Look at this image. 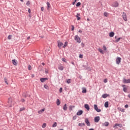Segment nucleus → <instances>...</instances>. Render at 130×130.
Segmentation results:
<instances>
[{
    "mask_svg": "<svg viewBox=\"0 0 130 130\" xmlns=\"http://www.w3.org/2000/svg\"><path fill=\"white\" fill-rule=\"evenodd\" d=\"M109 36L110 37H113L114 36V32H110Z\"/></svg>",
    "mask_w": 130,
    "mask_h": 130,
    "instance_id": "obj_24",
    "label": "nucleus"
},
{
    "mask_svg": "<svg viewBox=\"0 0 130 130\" xmlns=\"http://www.w3.org/2000/svg\"><path fill=\"white\" fill-rule=\"evenodd\" d=\"M12 99H9L8 100V106L9 107H12L13 106V104L12 103Z\"/></svg>",
    "mask_w": 130,
    "mask_h": 130,
    "instance_id": "obj_5",
    "label": "nucleus"
},
{
    "mask_svg": "<svg viewBox=\"0 0 130 130\" xmlns=\"http://www.w3.org/2000/svg\"><path fill=\"white\" fill-rule=\"evenodd\" d=\"M44 111H45V109H41L40 111H39L38 113L39 114H41V113H43V112H44Z\"/></svg>",
    "mask_w": 130,
    "mask_h": 130,
    "instance_id": "obj_19",
    "label": "nucleus"
},
{
    "mask_svg": "<svg viewBox=\"0 0 130 130\" xmlns=\"http://www.w3.org/2000/svg\"><path fill=\"white\" fill-rule=\"evenodd\" d=\"M58 70H59V71H63V66H58Z\"/></svg>",
    "mask_w": 130,
    "mask_h": 130,
    "instance_id": "obj_22",
    "label": "nucleus"
},
{
    "mask_svg": "<svg viewBox=\"0 0 130 130\" xmlns=\"http://www.w3.org/2000/svg\"><path fill=\"white\" fill-rule=\"evenodd\" d=\"M123 83H125L126 84H129L130 83V79H124L123 80Z\"/></svg>",
    "mask_w": 130,
    "mask_h": 130,
    "instance_id": "obj_12",
    "label": "nucleus"
},
{
    "mask_svg": "<svg viewBox=\"0 0 130 130\" xmlns=\"http://www.w3.org/2000/svg\"><path fill=\"white\" fill-rule=\"evenodd\" d=\"M57 46L58 47H59V48H61V46H62V45H63V43H62V42L59 41H57Z\"/></svg>",
    "mask_w": 130,
    "mask_h": 130,
    "instance_id": "obj_4",
    "label": "nucleus"
},
{
    "mask_svg": "<svg viewBox=\"0 0 130 130\" xmlns=\"http://www.w3.org/2000/svg\"><path fill=\"white\" fill-rule=\"evenodd\" d=\"M23 96L24 97H25V98L28 97V95H26L25 93H23Z\"/></svg>",
    "mask_w": 130,
    "mask_h": 130,
    "instance_id": "obj_43",
    "label": "nucleus"
},
{
    "mask_svg": "<svg viewBox=\"0 0 130 130\" xmlns=\"http://www.w3.org/2000/svg\"><path fill=\"white\" fill-rule=\"evenodd\" d=\"M128 98H130V94L128 95Z\"/></svg>",
    "mask_w": 130,
    "mask_h": 130,
    "instance_id": "obj_63",
    "label": "nucleus"
},
{
    "mask_svg": "<svg viewBox=\"0 0 130 130\" xmlns=\"http://www.w3.org/2000/svg\"><path fill=\"white\" fill-rule=\"evenodd\" d=\"M124 107H125V108H128V105H125L124 106Z\"/></svg>",
    "mask_w": 130,
    "mask_h": 130,
    "instance_id": "obj_55",
    "label": "nucleus"
},
{
    "mask_svg": "<svg viewBox=\"0 0 130 130\" xmlns=\"http://www.w3.org/2000/svg\"><path fill=\"white\" fill-rule=\"evenodd\" d=\"M34 77H35L34 74H31V78H34Z\"/></svg>",
    "mask_w": 130,
    "mask_h": 130,
    "instance_id": "obj_59",
    "label": "nucleus"
},
{
    "mask_svg": "<svg viewBox=\"0 0 130 130\" xmlns=\"http://www.w3.org/2000/svg\"><path fill=\"white\" fill-rule=\"evenodd\" d=\"M77 0H74V2H73L72 5H75L76 4V2H77Z\"/></svg>",
    "mask_w": 130,
    "mask_h": 130,
    "instance_id": "obj_50",
    "label": "nucleus"
},
{
    "mask_svg": "<svg viewBox=\"0 0 130 130\" xmlns=\"http://www.w3.org/2000/svg\"><path fill=\"white\" fill-rule=\"evenodd\" d=\"M102 124H103V126H108V125H109V122H105Z\"/></svg>",
    "mask_w": 130,
    "mask_h": 130,
    "instance_id": "obj_16",
    "label": "nucleus"
},
{
    "mask_svg": "<svg viewBox=\"0 0 130 130\" xmlns=\"http://www.w3.org/2000/svg\"><path fill=\"white\" fill-rule=\"evenodd\" d=\"M71 63L72 64H73V66H75V63L74 62H71Z\"/></svg>",
    "mask_w": 130,
    "mask_h": 130,
    "instance_id": "obj_60",
    "label": "nucleus"
},
{
    "mask_svg": "<svg viewBox=\"0 0 130 130\" xmlns=\"http://www.w3.org/2000/svg\"><path fill=\"white\" fill-rule=\"evenodd\" d=\"M45 72L46 73V74H48V70L47 69H46Z\"/></svg>",
    "mask_w": 130,
    "mask_h": 130,
    "instance_id": "obj_51",
    "label": "nucleus"
},
{
    "mask_svg": "<svg viewBox=\"0 0 130 130\" xmlns=\"http://www.w3.org/2000/svg\"><path fill=\"white\" fill-rule=\"evenodd\" d=\"M87 21H90V19L89 18H87Z\"/></svg>",
    "mask_w": 130,
    "mask_h": 130,
    "instance_id": "obj_64",
    "label": "nucleus"
},
{
    "mask_svg": "<svg viewBox=\"0 0 130 130\" xmlns=\"http://www.w3.org/2000/svg\"><path fill=\"white\" fill-rule=\"evenodd\" d=\"M105 107H106V108H108V102H106L105 103Z\"/></svg>",
    "mask_w": 130,
    "mask_h": 130,
    "instance_id": "obj_26",
    "label": "nucleus"
},
{
    "mask_svg": "<svg viewBox=\"0 0 130 130\" xmlns=\"http://www.w3.org/2000/svg\"><path fill=\"white\" fill-rule=\"evenodd\" d=\"M28 70L29 71H31V70H32V67L31 65H28Z\"/></svg>",
    "mask_w": 130,
    "mask_h": 130,
    "instance_id": "obj_38",
    "label": "nucleus"
},
{
    "mask_svg": "<svg viewBox=\"0 0 130 130\" xmlns=\"http://www.w3.org/2000/svg\"><path fill=\"white\" fill-rule=\"evenodd\" d=\"M75 40L78 42V43H81V38H80V37L79 36L76 35L75 36Z\"/></svg>",
    "mask_w": 130,
    "mask_h": 130,
    "instance_id": "obj_1",
    "label": "nucleus"
},
{
    "mask_svg": "<svg viewBox=\"0 0 130 130\" xmlns=\"http://www.w3.org/2000/svg\"><path fill=\"white\" fill-rule=\"evenodd\" d=\"M29 5H30V1H27V2H26V5H27V6H29Z\"/></svg>",
    "mask_w": 130,
    "mask_h": 130,
    "instance_id": "obj_47",
    "label": "nucleus"
},
{
    "mask_svg": "<svg viewBox=\"0 0 130 130\" xmlns=\"http://www.w3.org/2000/svg\"><path fill=\"white\" fill-rule=\"evenodd\" d=\"M62 61H64V62H67L66 59L64 58H62Z\"/></svg>",
    "mask_w": 130,
    "mask_h": 130,
    "instance_id": "obj_44",
    "label": "nucleus"
},
{
    "mask_svg": "<svg viewBox=\"0 0 130 130\" xmlns=\"http://www.w3.org/2000/svg\"><path fill=\"white\" fill-rule=\"evenodd\" d=\"M116 126H119V127H122V124L116 123V124H115L113 126V127H114V128L117 127Z\"/></svg>",
    "mask_w": 130,
    "mask_h": 130,
    "instance_id": "obj_11",
    "label": "nucleus"
},
{
    "mask_svg": "<svg viewBox=\"0 0 130 130\" xmlns=\"http://www.w3.org/2000/svg\"><path fill=\"white\" fill-rule=\"evenodd\" d=\"M56 125H57V123H56V122H55L52 125V127H56Z\"/></svg>",
    "mask_w": 130,
    "mask_h": 130,
    "instance_id": "obj_29",
    "label": "nucleus"
},
{
    "mask_svg": "<svg viewBox=\"0 0 130 130\" xmlns=\"http://www.w3.org/2000/svg\"><path fill=\"white\" fill-rule=\"evenodd\" d=\"M85 123H86L87 126H90V125H91V123L89 121V120L88 119V118L85 119Z\"/></svg>",
    "mask_w": 130,
    "mask_h": 130,
    "instance_id": "obj_6",
    "label": "nucleus"
},
{
    "mask_svg": "<svg viewBox=\"0 0 130 130\" xmlns=\"http://www.w3.org/2000/svg\"><path fill=\"white\" fill-rule=\"evenodd\" d=\"M42 66H45V63L44 62L42 63Z\"/></svg>",
    "mask_w": 130,
    "mask_h": 130,
    "instance_id": "obj_61",
    "label": "nucleus"
},
{
    "mask_svg": "<svg viewBox=\"0 0 130 130\" xmlns=\"http://www.w3.org/2000/svg\"><path fill=\"white\" fill-rule=\"evenodd\" d=\"M108 15V13L107 12H104V16H105V17H107Z\"/></svg>",
    "mask_w": 130,
    "mask_h": 130,
    "instance_id": "obj_37",
    "label": "nucleus"
},
{
    "mask_svg": "<svg viewBox=\"0 0 130 130\" xmlns=\"http://www.w3.org/2000/svg\"><path fill=\"white\" fill-rule=\"evenodd\" d=\"M41 11L43 12L44 11V7H41Z\"/></svg>",
    "mask_w": 130,
    "mask_h": 130,
    "instance_id": "obj_56",
    "label": "nucleus"
},
{
    "mask_svg": "<svg viewBox=\"0 0 130 130\" xmlns=\"http://www.w3.org/2000/svg\"><path fill=\"white\" fill-rule=\"evenodd\" d=\"M72 31H74L75 30V27L74 25H72V28H71Z\"/></svg>",
    "mask_w": 130,
    "mask_h": 130,
    "instance_id": "obj_42",
    "label": "nucleus"
},
{
    "mask_svg": "<svg viewBox=\"0 0 130 130\" xmlns=\"http://www.w3.org/2000/svg\"><path fill=\"white\" fill-rule=\"evenodd\" d=\"M118 6H119V4H118V3H117V2H115L112 4V7H114V8H117Z\"/></svg>",
    "mask_w": 130,
    "mask_h": 130,
    "instance_id": "obj_9",
    "label": "nucleus"
},
{
    "mask_svg": "<svg viewBox=\"0 0 130 130\" xmlns=\"http://www.w3.org/2000/svg\"><path fill=\"white\" fill-rule=\"evenodd\" d=\"M67 83V84H71V79H68Z\"/></svg>",
    "mask_w": 130,
    "mask_h": 130,
    "instance_id": "obj_40",
    "label": "nucleus"
},
{
    "mask_svg": "<svg viewBox=\"0 0 130 130\" xmlns=\"http://www.w3.org/2000/svg\"><path fill=\"white\" fill-rule=\"evenodd\" d=\"M79 58H83V55L80 54V55H79Z\"/></svg>",
    "mask_w": 130,
    "mask_h": 130,
    "instance_id": "obj_48",
    "label": "nucleus"
},
{
    "mask_svg": "<svg viewBox=\"0 0 130 130\" xmlns=\"http://www.w3.org/2000/svg\"><path fill=\"white\" fill-rule=\"evenodd\" d=\"M56 104H57V106H58L59 105H60V101H59V99H57Z\"/></svg>",
    "mask_w": 130,
    "mask_h": 130,
    "instance_id": "obj_25",
    "label": "nucleus"
},
{
    "mask_svg": "<svg viewBox=\"0 0 130 130\" xmlns=\"http://www.w3.org/2000/svg\"><path fill=\"white\" fill-rule=\"evenodd\" d=\"M47 80H48V78H42L40 79V81L42 83H44V82Z\"/></svg>",
    "mask_w": 130,
    "mask_h": 130,
    "instance_id": "obj_10",
    "label": "nucleus"
},
{
    "mask_svg": "<svg viewBox=\"0 0 130 130\" xmlns=\"http://www.w3.org/2000/svg\"><path fill=\"white\" fill-rule=\"evenodd\" d=\"M28 12L29 14L31 13V9H30V8L28 9Z\"/></svg>",
    "mask_w": 130,
    "mask_h": 130,
    "instance_id": "obj_54",
    "label": "nucleus"
},
{
    "mask_svg": "<svg viewBox=\"0 0 130 130\" xmlns=\"http://www.w3.org/2000/svg\"><path fill=\"white\" fill-rule=\"evenodd\" d=\"M102 98H107V94H104L102 96Z\"/></svg>",
    "mask_w": 130,
    "mask_h": 130,
    "instance_id": "obj_28",
    "label": "nucleus"
},
{
    "mask_svg": "<svg viewBox=\"0 0 130 130\" xmlns=\"http://www.w3.org/2000/svg\"><path fill=\"white\" fill-rule=\"evenodd\" d=\"M60 93H61L62 92V88H60L59 90Z\"/></svg>",
    "mask_w": 130,
    "mask_h": 130,
    "instance_id": "obj_46",
    "label": "nucleus"
},
{
    "mask_svg": "<svg viewBox=\"0 0 130 130\" xmlns=\"http://www.w3.org/2000/svg\"><path fill=\"white\" fill-rule=\"evenodd\" d=\"M73 119H74V120L77 119V116H74L73 117Z\"/></svg>",
    "mask_w": 130,
    "mask_h": 130,
    "instance_id": "obj_52",
    "label": "nucleus"
},
{
    "mask_svg": "<svg viewBox=\"0 0 130 130\" xmlns=\"http://www.w3.org/2000/svg\"><path fill=\"white\" fill-rule=\"evenodd\" d=\"M99 120H100V116H96L94 117V122H99Z\"/></svg>",
    "mask_w": 130,
    "mask_h": 130,
    "instance_id": "obj_8",
    "label": "nucleus"
},
{
    "mask_svg": "<svg viewBox=\"0 0 130 130\" xmlns=\"http://www.w3.org/2000/svg\"><path fill=\"white\" fill-rule=\"evenodd\" d=\"M81 16V15L80 14V13H77V15L76 16L77 21H80V20H81V17H80V16Z\"/></svg>",
    "mask_w": 130,
    "mask_h": 130,
    "instance_id": "obj_13",
    "label": "nucleus"
},
{
    "mask_svg": "<svg viewBox=\"0 0 130 130\" xmlns=\"http://www.w3.org/2000/svg\"><path fill=\"white\" fill-rule=\"evenodd\" d=\"M103 48L104 49V50H107V48H106V46H103Z\"/></svg>",
    "mask_w": 130,
    "mask_h": 130,
    "instance_id": "obj_41",
    "label": "nucleus"
},
{
    "mask_svg": "<svg viewBox=\"0 0 130 130\" xmlns=\"http://www.w3.org/2000/svg\"><path fill=\"white\" fill-rule=\"evenodd\" d=\"M30 39V37H28L27 38V40H29Z\"/></svg>",
    "mask_w": 130,
    "mask_h": 130,
    "instance_id": "obj_62",
    "label": "nucleus"
},
{
    "mask_svg": "<svg viewBox=\"0 0 130 130\" xmlns=\"http://www.w3.org/2000/svg\"><path fill=\"white\" fill-rule=\"evenodd\" d=\"M78 32H79V33H82L83 31H82V30L80 29V30L78 31Z\"/></svg>",
    "mask_w": 130,
    "mask_h": 130,
    "instance_id": "obj_57",
    "label": "nucleus"
},
{
    "mask_svg": "<svg viewBox=\"0 0 130 130\" xmlns=\"http://www.w3.org/2000/svg\"><path fill=\"white\" fill-rule=\"evenodd\" d=\"M21 102H25V99H22L21 100Z\"/></svg>",
    "mask_w": 130,
    "mask_h": 130,
    "instance_id": "obj_53",
    "label": "nucleus"
},
{
    "mask_svg": "<svg viewBox=\"0 0 130 130\" xmlns=\"http://www.w3.org/2000/svg\"><path fill=\"white\" fill-rule=\"evenodd\" d=\"M23 110H25L24 107H22V108H20L19 110V111L21 112L23 111Z\"/></svg>",
    "mask_w": 130,
    "mask_h": 130,
    "instance_id": "obj_32",
    "label": "nucleus"
},
{
    "mask_svg": "<svg viewBox=\"0 0 130 130\" xmlns=\"http://www.w3.org/2000/svg\"><path fill=\"white\" fill-rule=\"evenodd\" d=\"M121 61V58L117 57L116 59V63L117 64H119Z\"/></svg>",
    "mask_w": 130,
    "mask_h": 130,
    "instance_id": "obj_2",
    "label": "nucleus"
},
{
    "mask_svg": "<svg viewBox=\"0 0 130 130\" xmlns=\"http://www.w3.org/2000/svg\"><path fill=\"white\" fill-rule=\"evenodd\" d=\"M43 128H45V127H46V123H44L42 125Z\"/></svg>",
    "mask_w": 130,
    "mask_h": 130,
    "instance_id": "obj_33",
    "label": "nucleus"
},
{
    "mask_svg": "<svg viewBox=\"0 0 130 130\" xmlns=\"http://www.w3.org/2000/svg\"><path fill=\"white\" fill-rule=\"evenodd\" d=\"M67 46H68V42H66L64 43V44L63 46V48H66V47H67Z\"/></svg>",
    "mask_w": 130,
    "mask_h": 130,
    "instance_id": "obj_27",
    "label": "nucleus"
},
{
    "mask_svg": "<svg viewBox=\"0 0 130 130\" xmlns=\"http://www.w3.org/2000/svg\"><path fill=\"white\" fill-rule=\"evenodd\" d=\"M81 3L80 2H78L76 4V7H80Z\"/></svg>",
    "mask_w": 130,
    "mask_h": 130,
    "instance_id": "obj_39",
    "label": "nucleus"
},
{
    "mask_svg": "<svg viewBox=\"0 0 130 130\" xmlns=\"http://www.w3.org/2000/svg\"><path fill=\"white\" fill-rule=\"evenodd\" d=\"M84 107H85V108H86V109H87V110H88V111L90 110V107L89 106V105L85 104L84 105Z\"/></svg>",
    "mask_w": 130,
    "mask_h": 130,
    "instance_id": "obj_17",
    "label": "nucleus"
},
{
    "mask_svg": "<svg viewBox=\"0 0 130 130\" xmlns=\"http://www.w3.org/2000/svg\"><path fill=\"white\" fill-rule=\"evenodd\" d=\"M47 7H48V10H49V8H50V4L48 2L47 3Z\"/></svg>",
    "mask_w": 130,
    "mask_h": 130,
    "instance_id": "obj_30",
    "label": "nucleus"
},
{
    "mask_svg": "<svg viewBox=\"0 0 130 130\" xmlns=\"http://www.w3.org/2000/svg\"><path fill=\"white\" fill-rule=\"evenodd\" d=\"M72 108H73V106H70L69 107V110H72Z\"/></svg>",
    "mask_w": 130,
    "mask_h": 130,
    "instance_id": "obj_49",
    "label": "nucleus"
},
{
    "mask_svg": "<svg viewBox=\"0 0 130 130\" xmlns=\"http://www.w3.org/2000/svg\"><path fill=\"white\" fill-rule=\"evenodd\" d=\"M4 81L6 83H7V84L8 85V81L6 78H4Z\"/></svg>",
    "mask_w": 130,
    "mask_h": 130,
    "instance_id": "obj_45",
    "label": "nucleus"
},
{
    "mask_svg": "<svg viewBox=\"0 0 130 130\" xmlns=\"http://www.w3.org/2000/svg\"><path fill=\"white\" fill-rule=\"evenodd\" d=\"M94 109L96 111V112H101V109H98L97 105H94Z\"/></svg>",
    "mask_w": 130,
    "mask_h": 130,
    "instance_id": "obj_3",
    "label": "nucleus"
},
{
    "mask_svg": "<svg viewBox=\"0 0 130 130\" xmlns=\"http://www.w3.org/2000/svg\"><path fill=\"white\" fill-rule=\"evenodd\" d=\"M63 109L64 111H66V110H68V107H67V104H64L63 107Z\"/></svg>",
    "mask_w": 130,
    "mask_h": 130,
    "instance_id": "obj_20",
    "label": "nucleus"
},
{
    "mask_svg": "<svg viewBox=\"0 0 130 130\" xmlns=\"http://www.w3.org/2000/svg\"><path fill=\"white\" fill-rule=\"evenodd\" d=\"M122 17L124 20L125 21H127V18H126V14H125V13H123Z\"/></svg>",
    "mask_w": 130,
    "mask_h": 130,
    "instance_id": "obj_7",
    "label": "nucleus"
},
{
    "mask_svg": "<svg viewBox=\"0 0 130 130\" xmlns=\"http://www.w3.org/2000/svg\"><path fill=\"white\" fill-rule=\"evenodd\" d=\"M98 51H99V52H100L101 53H102V54H104V52L103 51V50L101 48H99L98 49Z\"/></svg>",
    "mask_w": 130,
    "mask_h": 130,
    "instance_id": "obj_21",
    "label": "nucleus"
},
{
    "mask_svg": "<svg viewBox=\"0 0 130 130\" xmlns=\"http://www.w3.org/2000/svg\"><path fill=\"white\" fill-rule=\"evenodd\" d=\"M78 125L81 127L85 126V123H79Z\"/></svg>",
    "mask_w": 130,
    "mask_h": 130,
    "instance_id": "obj_23",
    "label": "nucleus"
},
{
    "mask_svg": "<svg viewBox=\"0 0 130 130\" xmlns=\"http://www.w3.org/2000/svg\"><path fill=\"white\" fill-rule=\"evenodd\" d=\"M82 93H87V90L86 89V88L83 89Z\"/></svg>",
    "mask_w": 130,
    "mask_h": 130,
    "instance_id": "obj_35",
    "label": "nucleus"
},
{
    "mask_svg": "<svg viewBox=\"0 0 130 130\" xmlns=\"http://www.w3.org/2000/svg\"><path fill=\"white\" fill-rule=\"evenodd\" d=\"M120 39H122V38H118V39H116V42H118Z\"/></svg>",
    "mask_w": 130,
    "mask_h": 130,
    "instance_id": "obj_34",
    "label": "nucleus"
},
{
    "mask_svg": "<svg viewBox=\"0 0 130 130\" xmlns=\"http://www.w3.org/2000/svg\"><path fill=\"white\" fill-rule=\"evenodd\" d=\"M8 39H9V40H11V39H12V35L8 36Z\"/></svg>",
    "mask_w": 130,
    "mask_h": 130,
    "instance_id": "obj_36",
    "label": "nucleus"
},
{
    "mask_svg": "<svg viewBox=\"0 0 130 130\" xmlns=\"http://www.w3.org/2000/svg\"><path fill=\"white\" fill-rule=\"evenodd\" d=\"M104 83H107V80L105 79L104 80Z\"/></svg>",
    "mask_w": 130,
    "mask_h": 130,
    "instance_id": "obj_58",
    "label": "nucleus"
},
{
    "mask_svg": "<svg viewBox=\"0 0 130 130\" xmlns=\"http://www.w3.org/2000/svg\"><path fill=\"white\" fill-rule=\"evenodd\" d=\"M44 87L45 89H46L47 90H48V86L47 85L45 84V85H44Z\"/></svg>",
    "mask_w": 130,
    "mask_h": 130,
    "instance_id": "obj_31",
    "label": "nucleus"
},
{
    "mask_svg": "<svg viewBox=\"0 0 130 130\" xmlns=\"http://www.w3.org/2000/svg\"><path fill=\"white\" fill-rule=\"evenodd\" d=\"M123 87V91L125 92L126 93V92H127V89L126 88V87H125V85H122Z\"/></svg>",
    "mask_w": 130,
    "mask_h": 130,
    "instance_id": "obj_14",
    "label": "nucleus"
},
{
    "mask_svg": "<svg viewBox=\"0 0 130 130\" xmlns=\"http://www.w3.org/2000/svg\"><path fill=\"white\" fill-rule=\"evenodd\" d=\"M83 114V111L82 110H79L77 113V115H82Z\"/></svg>",
    "mask_w": 130,
    "mask_h": 130,
    "instance_id": "obj_18",
    "label": "nucleus"
},
{
    "mask_svg": "<svg viewBox=\"0 0 130 130\" xmlns=\"http://www.w3.org/2000/svg\"><path fill=\"white\" fill-rule=\"evenodd\" d=\"M12 62L14 66H17L18 63H17V60L16 59H13L12 60Z\"/></svg>",
    "mask_w": 130,
    "mask_h": 130,
    "instance_id": "obj_15",
    "label": "nucleus"
}]
</instances>
